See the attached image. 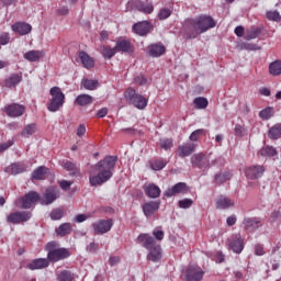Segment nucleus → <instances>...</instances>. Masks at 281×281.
Instances as JSON below:
<instances>
[{"label": "nucleus", "mask_w": 281, "mask_h": 281, "mask_svg": "<svg viewBox=\"0 0 281 281\" xmlns=\"http://www.w3.org/2000/svg\"><path fill=\"white\" fill-rule=\"evenodd\" d=\"M188 192H190L188 184L186 182H178L173 187L167 189L164 192V196L170 199L171 196H177V194H188Z\"/></svg>", "instance_id": "nucleus-11"}, {"label": "nucleus", "mask_w": 281, "mask_h": 281, "mask_svg": "<svg viewBox=\"0 0 281 281\" xmlns=\"http://www.w3.org/2000/svg\"><path fill=\"white\" fill-rule=\"evenodd\" d=\"M10 43V33H1L0 45H8Z\"/></svg>", "instance_id": "nucleus-57"}, {"label": "nucleus", "mask_w": 281, "mask_h": 281, "mask_svg": "<svg viewBox=\"0 0 281 281\" xmlns=\"http://www.w3.org/2000/svg\"><path fill=\"white\" fill-rule=\"evenodd\" d=\"M131 5L138 10V12H143V14H153L155 12V7L153 2H144L142 0H132Z\"/></svg>", "instance_id": "nucleus-14"}, {"label": "nucleus", "mask_w": 281, "mask_h": 281, "mask_svg": "<svg viewBox=\"0 0 281 281\" xmlns=\"http://www.w3.org/2000/svg\"><path fill=\"white\" fill-rule=\"evenodd\" d=\"M270 76H281V60L272 61L269 65Z\"/></svg>", "instance_id": "nucleus-40"}, {"label": "nucleus", "mask_w": 281, "mask_h": 281, "mask_svg": "<svg viewBox=\"0 0 281 281\" xmlns=\"http://www.w3.org/2000/svg\"><path fill=\"white\" fill-rule=\"evenodd\" d=\"M71 183H74L72 181H67V180H61L59 182V187L61 188V190H69V188H71Z\"/></svg>", "instance_id": "nucleus-59"}, {"label": "nucleus", "mask_w": 281, "mask_h": 281, "mask_svg": "<svg viewBox=\"0 0 281 281\" xmlns=\"http://www.w3.org/2000/svg\"><path fill=\"white\" fill-rule=\"evenodd\" d=\"M274 113L276 111L273 110V108L268 106L259 112V117H261V120H271Z\"/></svg>", "instance_id": "nucleus-44"}, {"label": "nucleus", "mask_w": 281, "mask_h": 281, "mask_svg": "<svg viewBox=\"0 0 281 281\" xmlns=\"http://www.w3.org/2000/svg\"><path fill=\"white\" fill-rule=\"evenodd\" d=\"M137 241L143 245L147 251V260L151 262H159L161 260V246L157 245V241L148 234H140L137 237Z\"/></svg>", "instance_id": "nucleus-3"}, {"label": "nucleus", "mask_w": 281, "mask_h": 281, "mask_svg": "<svg viewBox=\"0 0 281 281\" xmlns=\"http://www.w3.org/2000/svg\"><path fill=\"white\" fill-rule=\"evenodd\" d=\"M58 281H74V273H71V271L69 270H63L59 274H58Z\"/></svg>", "instance_id": "nucleus-48"}, {"label": "nucleus", "mask_w": 281, "mask_h": 281, "mask_svg": "<svg viewBox=\"0 0 281 281\" xmlns=\"http://www.w3.org/2000/svg\"><path fill=\"white\" fill-rule=\"evenodd\" d=\"M87 218H89V216H87L86 214H78L75 217V223H85V221H87Z\"/></svg>", "instance_id": "nucleus-63"}, {"label": "nucleus", "mask_w": 281, "mask_h": 281, "mask_svg": "<svg viewBox=\"0 0 281 281\" xmlns=\"http://www.w3.org/2000/svg\"><path fill=\"white\" fill-rule=\"evenodd\" d=\"M11 146H14V140H8L7 143H0V155L1 153H5L8 148H11Z\"/></svg>", "instance_id": "nucleus-56"}, {"label": "nucleus", "mask_w": 281, "mask_h": 281, "mask_svg": "<svg viewBox=\"0 0 281 281\" xmlns=\"http://www.w3.org/2000/svg\"><path fill=\"white\" fill-rule=\"evenodd\" d=\"M60 196V190L57 187H48L43 196L40 195L41 205H52Z\"/></svg>", "instance_id": "nucleus-10"}, {"label": "nucleus", "mask_w": 281, "mask_h": 281, "mask_svg": "<svg viewBox=\"0 0 281 281\" xmlns=\"http://www.w3.org/2000/svg\"><path fill=\"white\" fill-rule=\"evenodd\" d=\"M47 267H49V260L47 258H36L26 265V269H30V271L47 269Z\"/></svg>", "instance_id": "nucleus-22"}, {"label": "nucleus", "mask_w": 281, "mask_h": 281, "mask_svg": "<svg viewBox=\"0 0 281 281\" xmlns=\"http://www.w3.org/2000/svg\"><path fill=\"white\" fill-rule=\"evenodd\" d=\"M117 159V156H105L93 166V170H95L97 175L89 176V183L91 188H95V186H103V183L113 179V172H115Z\"/></svg>", "instance_id": "nucleus-2"}, {"label": "nucleus", "mask_w": 281, "mask_h": 281, "mask_svg": "<svg viewBox=\"0 0 281 281\" xmlns=\"http://www.w3.org/2000/svg\"><path fill=\"white\" fill-rule=\"evenodd\" d=\"M232 177H234V175L231 171H224L215 175V181L218 186H222V183H225V181H229Z\"/></svg>", "instance_id": "nucleus-39"}, {"label": "nucleus", "mask_w": 281, "mask_h": 281, "mask_svg": "<svg viewBox=\"0 0 281 281\" xmlns=\"http://www.w3.org/2000/svg\"><path fill=\"white\" fill-rule=\"evenodd\" d=\"M161 205V201H150L143 205V212L145 216H153L155 212H159V206Z\"/></svg>", "instance_id": "nucleus-24"}, {"label": "nucleus", "mask_w": 281, "mask_h": 281, "mask_svg": "<svg viewBox=\"0 0 281 281\" xmlns=\"http://www.w3.org/2000/svg\"><path fill=\"white\" fill-rule=\"evenodd\" d=\"M172 146H173L172 139L170 138L160 139V148H162L164 150H170Z\"/></svg>", "instance_id": "nucleus-53"}, {"label": "nucleus", "mask_w": 281, "mask_h": 281, "mask_svg": "<svg viewBox=\"0 0 281 281\" xmlns=\"http://www.w3.org/2000/svg\"><path fill=\"white\" fill-rule=\"evenodd\" d=\"M32 218V212L30 211H16L7 216V223L11 225H21V223H27Z\"/></svg>", "instance_id": "nucleus-8"}, {"label": "nucleus", "mask_w": 281, "mask_h": 281, "mask_svg": "<svg viewBox=\"0 0 281 281\" xmlns=\"http://www.w3.org/2000/svg\"><path fill=\"white\" fill-rule=\"evenodd\" d=\"M245 175L247 179H250L252 181L256 179H260V177L265 175V167L259 165H252L245 169Z\"/></svg>", "instance_id": "nucleus-15"}, {"label": "nucleus", "mask_w": 281, "mask_h": 281, "mask_svg": "<svg viewBox=\"0 0 281 281\" xmlns=\"http://www.w3.org/2000/svg\"><path fill=\"white\" fill-rule=\"evenodd\" d=\"M81 85L88 91H95V89H98L99 82L98 80H93V79H83Z\"/></svg>", "instance_id": "nucleus-42"}, {"label": "nucleus", "mask_w": 281, "mask_h": 281, "mask_svg": "<svg viewBox=\"0 0 281 281\" xmlns=\"http://www.w3.org/2000/svg\"><path fill=\"white\" fill-rule=\"evenodd\" d=\"M193 103L196 109H207L210 102L204 97H198L193 100Z\"/></svg>", "instance_id": "nucleus-47"}, {"label": "nucleus", "mask_w": 281, "mask_h": 281, "mask_svg": "<svg viewBox=\"0 0 281 281\" xmlns=\"http://www.w3.org/2000/svg\"><path fill=\"white\" fill-rule=\"evenodd\" d=\"M134 82H135V85L144 86V85H146V82H148V80L144 76H137L134 79Z\"/></svg>", "instance_id": "nucleus-60"}, {"label": "nucleus", "mask_w": 281, "mask_h": 281, "mask_svg": "<svg viewBox=\"0 0 281 281\" xmlns=\"http://www.w3.org/2000/svg\"><path fill=\"white\" fill-rule=\"evenodd\" d=\"M49 169L45 166H41L37 169H35L32 173V179H35L36 181H43L45 179V175H47Z\"/></svg>", "instance_id": "nucleus-37"}, {"label": "nucleus", "mask_w": 281, "mask_h": 281, "mask_svg": "<svg viewBox=\"0 0 281 281\" xmlns=\"http://www.w3.org/2000/svg\"><path fill=\"white\" fill-rule=\"evenodd\" d=\"M266 16H267L268 21H277V22L281 21L280 12H278V11H268L266 13Z\"/></svg>", "instance_id": "nucleus-51"}, {"label": "nucleus", "mask_w": 281, "mask_h": 281, "mask_svg": "<svg viewBox=\"0 0 281 281\" xmlns=\"http://www.w3.org/2000/svg\"><path fill=\"white\" fill-rule=\"evenodd\" d=\"M85 133H87V127L85 126V124H80L77 128V136L82 137Z\"/></svg>", "instance_id": "nucleus-61"}, {"label": "nucleus", "mask_w": 281, "mask_h": 281, "mask_svg": "<svg viewBox=\"0 0 281 281\" xmlns=\"http://www.w3.org/2000/svg\"><path fill=\"white\" fill-rule=\"evenodd\" d=\"M41 201V194L36 191H30L25 195L18 199V202L21 203L22 210H30L34 207Z\"/></svg>", "instance_id": "nucleus-7"}, {"label": "nucleus", "mask_w": 281, "mask_h": 281, "mask_svg": "<svg viewBox=\"0 0 281 281\" xmlns=\"http://www.w3.org/2000/svg\"><path fill=\"white\" fill-rule=\"evenodd\" d=\"M216 27V21L212 15L201 14L196 18H189L184 20L182 32L184 38L192 40L200 36V34H205L207 30Z\"/></svg>", "instance_id": "nucleus-1"}, {"label": "nucleus", "mask_w": 281, "mask_h": 281, "mask_svg": "<svg viewBox=\"0 0 281 281\" xmlns=\"http://www.w3.org/2000/svg\"><path fill=\"white\" fill-rule=\"evenodd\" d=\"M75 104L78 106H89V104H93V97L90 94H79L75 99Z\"/></svg>", "instance_id": "nucleus-31"}, {"label": "nucleus", "mask_w": 281, "mask_h": 281, "mask_svg": "<svg viewBox=\"0 0 281 281\" xmlns=\"http://www.w3.org/2000/svg\"><path fill=\"white\" fill-rule=\"evenodd\" d=\"M227 245L234 254H241L243 250L245 249V241H243V238L240 235L233 237L231 239H227Z\"/></svg>", "instance_id": "nucleus-21"}, {"label": "nucleus", "mask_w": 281, "mask_h": 281, "mask_svg": "<svg viewBox=\"0 0 281 281\" xmlns=\"http://www.w3.org/2000/svg\"><path fill=\"white\" fill-rule=\"evenodd\" d=\"M71 229H74L71 223H63L58 228L55 229V233L57 236H60L63 238L71 234Z\"/></svg>", "instance_id": "nucleus-33"}, {"label": "nucleus", "mask_w": 281, "mask_h": 281, "mask_svg": "<svg viewBox=\"0 0 281 281\" xmlns=\"http://www.w3.org/2000/svg\"><path fill=\"white\" fill-rule=\"evenodd\" d=\"M243 225L246 232H257V229L262 227V221L258 217H245Z\"/></svg>", "instance_id": "nucleus-18"}, {"label": "nucleus", "mask_w": 281, "mask_h": 281, "mask_svg": "<svg viewBox=\"0 0 281 281\" xmlns=\"http://www.w3.org/2000/svg\"><path fill=\"white\" fill-rule=\"evenodd\" d=\"M63 216H65V209L63 207H56L50 212L52 221H60Z\"/></svg>", "instance_id": "nucleus-46"}, {"label": "nucleus", "mask_w": 281, "mask_h": 281, "mask_svg": "<svg viewBox=\"0 0 281 281\" xmlns=\"http://www.w3.org/2000/svg\"><path fill=\"white\" fill-rule=\"evenodd\" d=\"M57 245L56 241H49L46 245L48 262H60V260H67L71 256L69 249L56 248Z\"/></svg>", "instance_id": "nucleus-4"}, {"label": "nucleus", "mask_w": 281, "mask_h": 281, "mask_svg": "<svg viewBox=\"0 0 281 281\" xmlns=\"http://www.w3.org/2000/svg\"><path fill=\"white\" fill-rule=\"evenodd\" d=\"M144 192L149 199H159L161 195V189L155 183H150L144 187Z\"/></svg>", "instance_id": "nucleus-27"}, {"label": "nucleus", "mask_w": 281, "mask_h": 281, "mask_svg": "<svg viewBox=\"0 0 281 281\" xmlns=\"http://www.w3.org/2000/svg\"><path fill=\"white\" fill-rule=\"evenodd\" d=\"M241 49H246L247 52H256L260 49V47H258V45L254 43H243Z\"/></svg>", "instance_id": "nucleus-54"}, {"label": "nucleus", "mask_w": 281, "mask_h": 281, "mask_svg": "<svg viewBox=\"0 0 281 281\" xmlns=\"http://www.w3.org/2000/svg\"><path fill=\"white\" fill-rule=\"evenodd\" d=\"M23 80V74L21 72H14L11 74L5 80L4 86L8 87V89H12V87H16V85H20V82Z\"/></svg>", "instance_id": "nucleus-29"}, {"label": "nucleus", "mask_w": 281, "mask_h": 281, "mask_svg": "<svg viewBox=\"0 0 281 281\" xmlns=\"http://www.w3.org/2000/svg\"><path fill=\"white\" fill-rule=\"evenodd\" d=\"M132 30L138 36H146L153 30V24L149 21L137 22Z\"/></svg>", "instance_id": "nucleus-17"}, {"label": "nucleus", "mask_w": 281, "mask_h": 281, "mask_svg": "<svg viewBox=\"0 0 281 281\" xmlns=\"http://www.w3.org/2000/svg\"><path fill=\"white\" fill-rule=\"evenodd\" d=\"M113 228V220H99L92 223V231L95 236H102L111 232Z\"/></svg>", "instance_id": "nucleus-9"}, {"label": "nucleus", "mask_w": 281, "mask_h": 281, "mask_svg": "<svg viewBox=\"0 0 281 281\" xmlns=\"http://www.w3.org/2000/svg\"><path fill=\"white\" fill-rule=\"evenodd\" d=\"M191 164L193 168L207 169L210 168V158L205 154L199 153L191 157Z\"/></svg>", "instance_id": "nucleus-13"}, {"label": "nucleus", "mask_w": 281, "mask_h": 281, "mask_svg": "<svg viewBox=\"0 0 281 281\" xmlns=\"http://www.w3.org/2000/svg\"><path fill=\"white\" fill-rule=\"evenodd\" d=\"M5 172L9 175H21L22 172H25V167L19 162H14L5 168Z\"/></svg>", "instance_id": "nucleus-36"}, {"label": "nucleus", "mask_w": 281, "mask_h": 281, "mask_svg": "<svg viewBox=\"0 0 281 281\" xmlns=\"http://www.w3.org/2000/svg\"><path fill=\"white\" fill-rule=\"evenodd\" d=\"M262 33V30L258 26H251L246 31L245 34V41H254L255 38H258L260 34Z\"/></svg>", "instance_id": "nucleus-34"}, {"label": "nucleus", "mask_w": 281, "mask_h": 281, "mask_svg": "<svg viewBox=\"0 0 281 281\" xmlns=\"http://www.w3.org/2000/svg\"><path fill=\"white\" fill-rule=\"evenodd\" d=\"M260 155L262 157H276V155H278V150L272 146H266L260 150Z\"/></svg>", "instance_id": "nucleus-45"}, {"label": "nucleus", "mask_w": 281, "mask_h": 281, "mask_svg": "<svg viewBox=\"0 0 281 281\" xmlns=\"http://www.w3.org/2000/svg\"><path fill=\"white\" fill-rule=\"evenodd\" d=\"M101 54L103 58L111 60V58H113V56L117 54V50L115 49V46L111 47V46L104 45L101 47Z\"/></svg>", "instance_id": "nucleus-38"}, {"label": "nucleus", "mask_w": 281, "mask_h": 281, "mask_svg": "<svg viewBox=\"0 0 281 281\" xmlns=\"http://www.w3.org/2000/svg\"><path fill=\"white\" fill-rule=\"evenodd\" d=\"M114 47H115L116 54L120 52H122L123 54H133V52L135 50L133 48V44H131V42L126 40H121L116 42Z\"/></svg>", "instance_id": "nucleus-26"}, {"label": "nucleus", "mask_w": 281, "mask_h": 281, "mask_svg": "<svg viewBox=\"0 0 281 281\" xmlns=\"http://www.w3.org/2000/svg\"><path fill=\"white\" fill-rule=\"evenodd\" d=\"M79 58L85 69H93L95 67V60L85 50L79 52Z\"/></svg>", "instance_id": "nucleus-28"}, {"label": "nucleus", "mask_w": 281, "mask_h": 281, "mask_svg": "<svg viewBox=\"0 0 281 281\" xmlns=\"http://www.w3.org/2000/svg\"><path fill=\"white\" fill-rule=\"evenodd\" d=\"M171 14H172V11H170V9L162 8L159 10L157 16L159 21H166V19H170Z\"/></svg>", "instance_id": "nucleus-49"}, {"label": "nucleus", "mask_w": 281, "mask_h": 281, "mask_svg": "<svg viewBox=\"0 0 281 281\" xmlns=\"http://www.w3.org/2000/svg\"><path fill=\"white\" fill-rule=\"evenodd\" d=\"M45 57V50H29L24 54V59L29 63H38Z\"/></svg>", "instance_id": "nucleus-30"}, {"label": "nucleus", "mask_w": 281, "mask_h": 281, "mask_svg": "<svg viewBox=\"0 0 281 281\" xmlns=\"http://www.w3.org/2000/svg\"><path fill=\"white\" fill-rule=\"evenodd\" d=\"M255 254L256 256H265V246H262V244H257L255 246Z\"/></svg>", "instance_id": "nucleus-58"}, {"label": "nucleus", "mask_w": 281, "mask_h": 281, "mask_svg": "<svg viewBox=\"0 0 281 281\" xmlns=\"http://www.w3.org/2000/svg\"><path fill=\"white\" fill-rule=\"evenodd\" d=\"M235 34H236V36H238V38H243V36H245V27L237 26L235 29Z\"/></svg>", "instance_id": "nucleus-62"}, {"label": "nucleus", "mask_w": 281, "mask_h": 281, "mask_svg": "<svg viewBox=\"0 0 281 281\" xmlns=\"http://www.w3.org/2000/svg\"><path fill=\"white\" fill-rule=\"evenodd\" d=\"M12 32L19 34V36H27L32 32V24L27 22H15L11 26Z\"/></svg>", "instance_id": "nucleus-20"}, {"label": "nucleus", "mask_w": 281, "mask_h": 281, "mask_svg": "<svg viewBox=\"0 0 281 281\" xmlns=\"http://www.w3.org/2000/svg\"><path fill=\"white\" fill-rule=\"evenodd\" d=\"M203 133H205V130L201 128V130H195L194 132L191 133V135L189 136V139L191 142H199V138L201 136H203Z\"/></svg>", "instance_id": "nucleus-52"}, {"label": "nucleus", "mask_w": 281, "mask_h": 281, "mask_svg": "<svg viewBox=\"0 0 281 281\" xmlns=\"http://www.w3.org/2000/svg\"><path fill=\"white\" fill-rule=\"evenodd\" d=\"M268 137H269V139H280V137H281V123H277L272 127L269 128Z\"/></svg>", "instance_id": "nucleus-35"}, {"label": "nucleus", "mask_w": 281, "mask_h": 281, "mask_svg": "<svg viewBox=\"0 0 281 281\" xmlns=\"http://www.w3.org/2000/svg\"><path fill=\"white\" fill-rule=\"evenodd\" d=\"M194 150H196V144L194 143H184L178 146V155L182 159L186 157H190V155H192Z\"/></svg>", "instance_id": "nucleus-23"}, {"label": "nucleus", "mask_w": 281, "mask_h": 281, "mask_svg": "<svg viewBox=\"0 0 281 281\" xmlns=\"http://www.w3.org/2000/svg\"><path fill=\"white\" fill-rule=\"evenodd\" d=\"M61 166L63 169L67 170V172H69V175H71L72 177H76V175H80V168L69 160L64 161Z\"/></svg>", "instance_id": "nucleus-32"}, {"label": "nucleus", "mask_w": 281, "mask_h": 281, "mask_svg": "<svg viewBox=\"0 0 281 281\" xmlns=\"http://www.w3.org/2000/svg\"><path fill=\"white\" fill-rule=\"evenodd\" d=\"M205 272L199 266H189L186 270L184 281H201Z\"/></svg>", "instance_id": "nucleus-12"}, {"label": "nucleus", "mask_w": 281, "mask_h": 281, "mask_svg": "<svg viewBox=\"0 0 281 281\" xmlns=\"http://www.w3.org/2000/svg\"><path fill=\"white\" fill-rule=\"evenodd\" d=\"M49 93L52 98L49 99L47 110L50 111V113H56V111H60L63 104H65V93L58 87L50 88Z\"/></svg>", "instance_id": "nucleus-5"}, {"label": "nucleus", "mask_w": 281, "mask_h": 281, "mask_svg": "<svg viewBox=\"0 0 281 281\" xmlns=\"http://www.w3.org/2000/svg\"><path fill=\"white\" fill-rule=\"evenodd\" d=\"M193 203L194 201H192V199H183L178 202V207L181 210H188L192 207Z\"/></svg>", "instance_id": "nucleus-50"}, {"label": "nucleus", "mask_w": 281, "mask_h": 281, "mask_svg": "<svg viewBox=\"0 0 281 281\" xmlns=\"http://www.w3.org/2000/svg\"><path fill=\"white\" fill-rule=\"evenodd\" d=\"M215 205L216 210H227V207H234L236 202L225 195H220L215 201Z\"/></svg>", "instance_id": "nucleus-25"}, {"label": "nucleus", "mask_w": 281, "mask_h": 281, "mask_svg": "<svg viewBox=\"0 0 281 281\" xmlns=\"http://www.w3.org/2000/svg\"><path fill=\"white\" fill-rule=\"evenodd\" d=\"M124 98L128 104H132L135 109H139V111H143L145 106H148V99L137 93L133 88H127L125 90Z\"/></svg>", "instance_id": "nucleus-6"}, {"label": "nucleus", "mask_w": 281, "mask_h": 281, "mask_svg": "<svg viewBox=\"0 0 281 281\" xmlns=\"http://www.w3.org/2000/svg\"><path fill=\"white\" fill-rule=\"evenodd\" d=\"M36 133V124L31 123L24 126L23 131L21 132L22 137H31Z\"/></svg>", "instance_id": "nucleus-43"}, {"label": "nucleus", "mask_w": 281, "mask_h": 281, "mask_svg": "<svg viewBox=\"0 0 281 281\" xmlns=\"http://www.w3.org/2000/svg\"><path fill=\"white\" fill-rule=\"evenodd\" d=\"M147 54L151 56V58H161V56L166 54V45L161 42L150 44L147 47Z\"/></svg>", "instance_id": "nucleus-16"}, {"label": "nucleus", "mask_w": 281, "mask_h": 281, "mask_svg": "<svg viewBox=\"0 0 281 281\" xmlns=\"http://www.w3.org/2000/svg\"><path fill=\"white\" fill-rule=\"evenodd\" d=\"M165 166H168V161L161 158L155 159L150 162V169L156 171L164 170Z\"/></svg>", "instance_id": "nucleus-41"}, {"label": "nucleus", "mask_w": 281, "mask_h": 281, "mask_svg": "<svg viewBox=\"0 0 281 281\" xmlns=\"http://www.w3.org/2000/svg\"><path fill=\"white\" fill-rule=\"evenodd\" d=\"M235 135L236 137H245L247 135V130L243 128V125H235Z\"/></svg>", "instance_id": "nucleus-55"}, {"label": "nucleus", "mask_w": 281, "mask_h": 281, "mask_svg": "<svg viewBox=\"0 0 281 281\" xmlns=\"http://www.w3.org/2000/svg\"><path fill=\"white\" fill-rule=\"evenodd\" d=\"M9 117H21L25 113V105L19 103L9 104L4 108Z\"/></svg>", "instance_id": "nucleus-19"}, {"label": "nucleus", "mask_w": 281, "mask_h": 281, "mask_svg": "<svg viewBox=\"0 0 281 281\" xmlns=\"http://www.w3.org/2000/svg\"><path fill=\"white\" fill-rule=\"evenodd\" d=\"M153 236H155L156 240H161L165 236L164 231H157L155 229L153 232Z\"/></svg>", "instance_id": "nucleus-64"}]
</instances>
